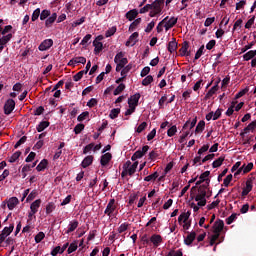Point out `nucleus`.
<instances>
[{"label":"nucleus","instance_id":"bb28decb","mask_svg":"<svg viewBox=\"0 0 256 256\" xmlns=\"http://www.w3.org/2000/svg\"><path fill=\"white\" fill-rule=\"evenodd\" d=\"M94 55H99L103 51V43L98 41H93Z\"/></svg>","mask_w":256,"mask_h":256},{"label":"nucleus","instance_id":"e433bc0d","mask_svg":"<svg viewBox=\"0 0 256 256\" xmlns=\"http://www.w3.org/2000/svg\"><path fill=\"white\" fill-rule=\"evenodd\" d=\"M119 113H121V108H113L109 114L110 119H117L119 117Z\"/></svg>","mask_w":256,"mask_h":256},{"label":"nucleus","instance_id":"2f4dec72","mask_svg":"<svg viewBox=\"0 0 256 256\" xmlns=\"http://www.w3.org/2000/svg\"><path fill=\"white\" fill-rule=\"evenodd\" d=\"M47 165H49V161H47V159H43L41 160V162L37 165L36 170L41 172V171H45V169H47Z\"/></svg>","mask_w":256,"mask_h":256},{"label":"nucleus","instance_id":"f704fd0d","mask_svg":"<svg viewBox=\"0 0 256 256\" xmlns=\"http://www.w3.org/2000/svg\"><path fill=\"white\" fill-rule=\"evenodd\" d=\"M205 131V121L201 120L198 122L196 128H195V133H203Z\"/></svg>","mask_w":256,"mask_h":256},{"label":"nucleus","instance_id":"a18cd8bd","mask_svg":"<svg viewBox=\"0 0 256 256\" xmlns=\"http://www.w3.org/2000/svg\"><path fill=\"white\" fill-rule=\"evenodd\" d=\"M125 91V84L121 83L119 86L116 87V89L113 92V95H121Z\"/></svg>","mask_w":256,"mask_h":256},{"label":"nucleus","instance_id":"a878e982","mask_svg":"<svg viewBox=\"0 0 256 256\" xmlns=\"http://www.w3.org/2000/svg\"><path fill=\"white\" fill-rule=\"evenodd\" d=\"M219 91V82H216V85H214L206 94V99H211L212 96L215 95Z\"/></svg>","mask_w":256,"mask_h":256},{"label":"nucleus","instance_id":"b1692460","mask_svg":"<svg viewBox=\"0 0 256 256\" xmlns=\"http://www.w3.org/2000/svg\"><path fill=\"white\" fill-rule=\"evenodd\" d=\"M197 125V117H195L192 121L188 120L183 125V131H186V129H193Z\"/></svg>","mask_w":256,"mask_h":256},{"label":"nucleus","instance_id":"423d86ee","mask_svg":"<svg viewBox=\"0 0 256 256\" xmlns=\"http://www.w3.org/2000/svg\"><path fill=\"white\" fill-rule=\"evenodd\" d=\"M255 128H256V120L252 121L248 126H246L240 133V137H245L247 133H255Z\"/></svg>","mask_w":256,"mask_h":256},{"label":"nucleus","instance_id":"c9c22d12","mask_svg":"<svg viewBox=\"0 0 256 256\" xmlns=\"http://www.w3.org/2000/svg\"><path fill=\"white\" fill-rule=\"evenodd\" d=\"M223 161H225V156H220L218 159H216L212 163L213 169H217V167H221V165H223Z\"/></svg>","mask_w":256,"mask_h":256},{"label":"nucleus","instance_id":"4be33fe9","mask_svg":"<svg viewBox=\"0 0 256 256\" xmlns=\"http://www.w3.org/2000/svg\"><path fill=\"white\" fill-rule=\"evenodd\" d=\"M13 39V34L9 33L6 36L0 38V46L5 49V46Z\"/></svg>","mask_w":256,"mask_h":256},{"label":"nucleus","instance_id":"5701e85b","mask_svg":"<svg viewBox=\"0 0 256 256\" xmlns=\"http://www.w3.org/2000/svg\"><path fill=\"white\" fill-rule=\"evenodd\" d=\"M177 47H178L177 39L172 38V41L168 43V47H167L169 53H175V51H177Z\"/></svg>","mask_w":256,"mask_h":256},{"label":"nucleus","instance_id":"ea45409f","mask_svg":"<svg viewBox=\"0 0 256 256\" xmlns=\"http://www.w3.org/2000/svg\"><path fill=\"white\" fill-rule=\"evenodd\" d=\"M77 248V241L72 242L67 249L68 255H71V253H75V251H77Z\"/></svg>","mask_w":256,"mask_h":256},{"label":"nucleus","instance_id":"37998d69","mask_svg":"<svg viewBox=\"0 0 256 256\" xmlns=\"http://www.w3.org/2000/svg\"><path fill=\"white\" fill-rule=\"evenodd\" d=\"M167 19H169V16H166L161 22H159V24L156 27L157 33L163 32V25L167 23Z\"/></svg>","mask_w":256,"mask_h":256},{"label":"nucleus","instance_id":"49530a36","mask_svg":"<svg viewBox=\"0 0 256 256\" xmlns=\"http://www.w3.org/2000/svg\"><path fill=\"white\" fill-rule=\"evenodd\" d=\"M85 129V124L79 123L74 127L75 135H79Z\"/></svg>","mask_w":256,"mask_h":256},{"label":"nucleus","instance_id":"dca6fc26","mask_svg":"<svg viewBox=\"0 0 256 256\" xmlns=\"http://www.w3.org/2000/svg\"><path fill=\"white\" fill-rule=\"evenodd\" d=\"M178 18L171 17L168 21L165 22V31H169V29H173L174 26L177 25Z\"/></svg>","mask_w":256,"mask_h":256},{"label":"nucleus","instance_id":"6e6552de","mask_svg":"<svg viewBox=\"0 0 256 256\" xmlns=\"http://www.w3.org/2000/svg\"><path fill=\"white\" fill-rule=\"evenodd\" d=\"M139 41V32H134L126 41V47H133Z\"/></svg>","mask_w":256,"mask_h":256},{"label":"nucleus","instance_id":"680f3d73","mask_svg":"<svg viewBox=\"0 0 256 256\" xmlns=\"http://www.w3.org/2000/svg\"><path fill=\"white\" fill-rule=\"evenodd\" d=\"M137 199H139V195H137L135 193L130 194L128 205H133V203H135V201H137Z\"/></svg>","mask_w":256,"mask_h":256},{"label":"nucleus","instance_id":"4c0bfd02","mask_svg":"<svg viewBox=\"0 0 256 256\" xmlns=\"http://www.w3.org/2000/svg\"><path fill=\"white\" fill-rule=\"evenodd\" d=\"M256 55V50H250L246 54H244L243 59L244 61H251L253 57Z\"/></svg>","mask_w":256,"mask_h":256},{"label":"nucleus","instance_id":"a19ab883","mask_svg":"<svg viewBox=\"0 0 256 256\" xmlns=\"http://www.w3.org/2000/svg\"><path fill=\"white\" fill-rule=\"evenodd\" d=\"M49 17H51L50 10L45 9L40 13V21H45V19L47 20Z\"/></svg>","mask_w":256,"mask_h":256},{"label":"nucleus","instance_id":"20e7f679","mask_svg":"<svg viewBox=\"0 0 256 256\" xmlns=\"http://www.w3.org/2000/svg\"><path fill=\"white\" fill-rule=\"evenodd\" d=\"M147 151H149V145L143 146L142 150L139 149L132 155L131 161H137V159L143 158L147 154Z\"/></svg>","mask_w":256,"mask_h":256},{"label":"nucleus","instance_id":"f03ea898","mask_svg":"<svg viewBox=\"0 0 256 256\" xmlns=\"http://www.w3.org/2000/svg\"><path fill=\"white\" fill-rule=\"evenodd\" d=\"M151 11L149 13V17H157V15H161L163 12V6H161L157 0L152 2L151 4Z\"/></svg>","mask_w":256,"mask_h":256},{"label":"nucleus","instance_id":"052dcab7","mask_svg":"<svg viewBox=\"0 0 256 256\" xmlns=\"http://www.w3.org/2000/svg\"><path fill=\"white\" fill-rule=\"evenodd\" d=\"M35 243H41V241H43L45 239V233L44 232H39L36 236H35Z\"/></svg>","mask_w":256,"mask_h":256},{"label":"nucleus","instance_id":"9d476101","mask_svg":"<svg viewBox=\"0 0 256 256\" xmlns=\"http://www.w3.org/2000/svg\"><path fill=\"white\" fill-rule=\"evenodd\" d=\"M139 99H141V94L136 93V94L132 95V96L128 99V105H129V107H137V105H139Z\"/></svg>","mask_w":256,"mask_h":256},{"label":"nucleus","instance_id":"7ed1b4c3","mask_svg":"<svg viewBox=\"0 0 256 256\" xmlns=\"http://www.w3.org/2000/svg\"><path fill=\"white\" fill-rule=\"evenodd\" d=\"M115 211H117V204H115V199H110L104 213L108 217H112Z\"/></svg>","mask_w":256,"mask_h":256},{"label":"nucleus","instance_id":"69168bd1","mask_svg":"<svg viewBox=\"0 0 256 256\" xmlns=\"http://www.w3.org/2000/svg\"><path fill=\"white\" fill-rule=\"evenodd\" d=\"M175 133H177V126H172L168 129L167 135L168 137H174Z\"/></svg>","mask_w":256,"mask_h":256},{"label":"nucleus","instance_id":"c03bdc74","mask_svg":"<svg viewBox=\"0 0 256 256\" xmlns=\"http://www.w3.org/2000/svg\"><path fill=\"white\" fill-rule=\"evenodd\" d=\"M241 169L244 174H247V173L251 172V170L253 169V163L250 162L247 165L244 164L243 166H241Z\"/></svg>","mask_w":256,"mask_h":256},{"label":"nucleus","instance_id":"6ab92c4d","mask_svg":"<svg viewBox=\"0 0 256 256\" xmlns=\"http://www.w3.org/2000/svg\"><path fill=\"white\" fill-rule=\"evenodd\" d=\"M137 15H139V12L137 11V9H132L125 14V17L126 19H128V21H135V19L137 18Z\"/></svg>","mask_w":256,"mask_h":256},{"label":"nucleus","instance_id":"ddd939ff","mask_svg":"<svg viewBox=\"0 0 256 256\" xmlns=\"http://www.w3.org/2000/svg\"><path fill=\"white\" fill-rule=\"evenodd\" d=\"M111 159H113V155H111V153L109 152L105 153L104 155L101 156L100 165H102V167H107Z\"/></svg>","mask_w":256,"mask_h":256},{"label":"nucleus","instance_id":"aec40b11","mask_svg":"<svg viewBox=\"0 0 256 256\" xmlns=\"http://www.w3.org/2000/svg\"><path fill=\"white\" fill-rule=\"evenodd\" d=\"M77 227H79V221L77 220H72L69 225H68V229L66 230V234L69 235V233H73V231H75V229H77Z\"/></svg>","mask_w":256,"mask_h":256},{"label":"nucleus","instance_id":"412c9836","mask_svg":"<svg viewBox=\"0 0 256 256\" xmlns=\"http://www.w3.org/2000/svg\"><path fill=\"white\" fill-rule=\"evenodd\" d=\"M17 205H19V199L17 197L10 198L7 203V207L10 211H13L14 207H17Z\"/></svg>","mask_w":256,"mask_h":256},{"label":"nucleus","instance_id":"473e14b6","mask_svg":"<svg viewBox=\"0 0 256 256\" xmlns=\"http://www.w3.org/2000/svg\"><path fill=\"white\" fill-rule=\"evenodd\" d=\"M137 167H139V161H135L133 164L130 165L128 169V175L131 177L135 175V171H137Z\"/></svg>","mask_w":256,"mask_h":256},{"label":"nucleus","instance_id":"4468645a","mask_svg":"<svg viewBox=\"0 0 256 256\" xmlns=\"http://www.w3.org/2000/svg\"><path fill=\"white\" fill-rule=\"evenodd\" d=\"M13 229H15L14 224H10L9 227H4V229L0 233V237H3L4 239H7V237H9V235H11L13 233Z\"/></svg>","mask_w":256,"mask_h":256},{"label":"nucleus","instance_id":"f8f14e48","mask_svg":"<svg viewBox=\"0 0 256 256\" xmlns=\"http://www.w3.org/2000/svg\"><path fill=\"white\" fill-rule=\"evenodd\" d=\"M251 191H253V180L248 179L246 181V187H244L242 190V197H247Z\"/></svg>","mask_w":256,"mask_h":256},{"label":"nucleus","instance_id":"72a5a7b5","mask_svg":"<svg viewBox=\"0 0 256 256\" xmlns=\"http://www.w3.org/2000/svg\"><path fill=\"white\" fill-rule=\"evenodd\" d=\"M70 63H74L75 65L81 63L82 65H85V63H87V58L83 56L75 57L71 60Z\"/></svg>","mask_w":256,"mask_h":256},{"label":"nucleus","instance_id":"bf43d9fd","mask_svg":"<svg viewBox=\"0 0 256 256\" xmlns=\"http://www.w3.org/2000/svg\"><path fill=\"white\" fill-rule=\"evenodd\" d=\"M87 117H89V111H85L82 112L78 117H77V121H79L80 123L85 121V119H87Z\"/></svg>","mask_w":256,"mask_h":256},{"label":"nucleus","instance_id":"58836bf2","mask_svg":"<svg viewBox=\"0 0 256 256\" xmlns=\"http://www.w3.org/2000/svg\"><path fill=\"white\" fill-rule=\"evenodd\" d=\"M139 25H141V18H137L130 24L129 31H135Z\"/></svg>","mask_w":256,"mask_h":256},{"label":"nucleus","instance_id":"7c9ffc66","mask_svg":"<svg viewBox=\"0 0 256 256\" xmlns=\"http://www.w3.org/2000/svg\"><path fill=\"white\" fill-rule=\"evenodd\" d=\"M93 163V156H87L83 159L81 166L83 167V169H87V167H89V165H91Z\"/></svg>","mask_w":256,"mask_h":256},{"label":"nucleus","instance_id":"f3484780","mask_svg":"<svg viewBox=\"0 0 256 256\" xmlns=\"http://www.w3.org/2000/svg\"><path fill=\"white\" fill-rule=\"evenodd\" d=\"M197 237V233L195 231L189 233L187 237L184 239L185 245H192Z\"/></svg>","mask_w":256,"mask_h":256},{"label":"nucleus","instance_id":"1a4fd4ad","mask_svg":"<svg viewBox=\"0 0 256 256\" xmlns=\"http://www.w3.org/2000/svg\"><path fill=\"white\" fill-rule=\"evenodd\" d=\"M225 227V222L223 220L218 219L214 224H213V233H218V235H221V231H223V228Z\"/></svg>","mask_w":256,"mask_h":256},{"label":"nucleus","instance_id":"0eeeda50","mask_svg":"<svg viewBox=\"0 0 256 256\" xmlns=\"http://www.w3.org/2000/svg\"><path fill=\"white\" fill-rule=\"evenodd\" d=\"M181 57H191V51H189V41H184L179 50Z\"/></svg>","mask_w":256,"mask_h":256},{"label":"nucleus","instance_id":"603ef678","mask_svg":"<svg viewBox=\"0 0 256 256\" xmlns=\"http://www.w3.org/2000/svg\"><path fill=\"white\" fill-rule=\"evenodd\" d=\"M53 211H55V203L49 202L46 206V215H50Z\"/></svg>","mask_w":256,"mask_h":256},{"label":"nucleus","instance_id":"79ce46f5","mask_svg":"<svg viewBox=\"0 0 256 256\" xmlns=\"http://www.w3.org/2000/svg\"><path fill=\"white\" fill-rule=\"evenodd\" d=\"M235 105H237V101H233L231 106L227 109L225 115H227V117H231V115H233V113H235Z\"/></svg>","mask_w":256,"mask_h":256},{"label":"nucleus","instance_id":"3c124183","mask_svg":"<svg viewBox=\"0 0 256 256\" xmlns=\"http://www.w3.org/2000/svg\"><path fill=\"white\" fill-rule=\"evenodd\" d=\"M19 157H21V151H16L14 154H12L8 161L9 163H15Z\"/></svg>","mask_w":256,"mask_h":256},{"label":"nucleus","instance_id":"9b49d317","mask_svg":"<svg viewBox=\"0 0 256 256\" xmlns=\"http://www.w3.org/2000/svg\"><path fill=\"white\" fill-rule=\"evenodd\" d=\"M53 47V39L44 40L38 47L39 51H47Z\"/></svg>","mask_w":256,"mask_h":256},{"label":"nucleus","instance_id":"5fc2aeb1","mask_svg":"<svg viewBox=\"0 0 256 256\" xmlns=\"http://www.w3.org/2000/svg\"><path fill=\"white\" fill-rule=\"evenodd\" d=\"M115 33H117V27L113 26L106 31L105 37H113Z\"/></svg>","mask_w":256,"mask_h":256},{"label":"nucleus","instance_id":"a211bd4d","mask_svg":"<svg viewBox=\"0 0 256 256\" xmlns=\"http://www.w3.org/2000/svg\"><path fill=\"white\" fill-rule=\"evenodd\" d=\"M57 21V13H52L51 16H49L45 21V27L49 29V27L53 26V23Z\"/></svg>","mask_w":256,"mask_h":256},{"label":"nucleus","instance_id":"13d9d810","mask_svg":"<svg viewBox=\"0 0 256 256\" xmlns=\"http://www.w3.org/2000/svg\"><path fill=\"white\" fill-rule=\"evenodd\" d=\"M153 81V77L151 75H148L146 78L142 80V85L144 87H147L148 85H151V82Z\"/></svg>","mask_w":256,"mask_h":256},{"label":"nucleus","instance_id":"4d7b16f0","mask_svg":"<svg viewBox=\"0 0 256 256\" xmlns=\"http://www.w3.org/2000/svg\"><path fill=\"white\" fill-rule=\"evenodd\" d=\"M37 162H34L32 165L30 164H26L23 166L22 168V173H28V171H31V169H33V167H36Z\"/></svg>","mask_w":256,"mask_h":256},{"label":"nucleus","instance_id":"6e6d98bb","mask_svg":"<svg viewBox=\"0 0 256 256\" xmlns=\"http://www.w3.org/2000/svg\"><path fill=\"white\" fill-rule=\"evenodd\" d=\"M203 51H205V45H202L196 52L194 61H197V59H200L201 56L203 55Z\"/></svg>","mask_w":256,"mask_h":256},{"label":"nucleus","instance_id":"39448f33","mask_svg":"<svg viewBox=\"0 0 256 256\" xmlns=\"http://www.w3.org/2000/svg\"><path fill=\"white\" fill-rule=\"evenodd\" d=\"M14 110H15V100L8 99L4 104L5 115H11Z\"/></svg>","mask_w":256,"mask_h":256},{"label":"nucleus","instance_id":"8fccbe9b","mask_svg":"<svg viewBox=\"0 0 256 256\" xmlns=\"http://www.w3.org/2000/svg\"><path fill=\"white\" fill-rule=\"evenodd\" d=\"M41 17V9L37 8L36 10L33 11L31 21H37Z\"/></svg>","mask_w":256,"mask_h":256},{"label":"nucleus","instance_id":"09e8293b","mask_svg":"<svg viewBox=\"0 0 256 256\" xmlns=\"http://www.w3.org/2000/svg\"><path fill=\"white\" fill-rule=\"evenodd\" d=\"M158 177H159V172H154L153 174L146 176L144 178V181H147V182L156 181Z\"/></svg>","mask_w":256,"mask_h":256},{"label":"nucleus","instance_id":"cd10ccee","mask_svg":"<svg viewBox=\"0 0 256 256\" xmlns=\"http://www.w3.org/2000/svg\"><path fill=\"white\" fill-rule=\"evenodd\" d=\"M209 175H211L210 171H205L204 173H202L199 177L200 180H198L196 182V187H199V185H201L202 183H205L207 177H209Z\"/></svg>","mask_w":256,"mask_h":256},{"label":"nucleus","instance_id":"864d4df0","mask_svg":"<svg viewBox=\"0 0 256 256\" xmlns=\"http://www.w3.org/2000/svg\"><path fill=\"white\" fill-rule=\"evenodd\" d=\"M131 69H133V65L128 64L127 66H125V67L121 70V76H122V77H127V73H129V71H131Z\"/></svg>","mask_w":256,"mask_h":256},{"label":"nucleus","instance_id":"393cba45","mask_svg":"<svg viewBox=\"0 0 256 256\" xmlns=\"http://www.w3.org/2000/svg\"><path fill=\"white\" fill-rule=\"evenodd\" d=\"M49 125H51L49 121H42L36 126V131H38V133H42V131H45Z\"/></svg>","mask_w":256,"mask_h":256},{"label":"nucleus","instance_id":"0e129e2a","mask_svg":"<svg viewBox=\"0 0 256 256\" xmlns=\"http://www.w3.org/2000/svg\"><path fill=\"white\" fill-rule=\"evenodd\" d=\"M231 181H233V174H229L226 176L223 182L224 187H229V184L231 183Z\"/></svg>","mask_w":256,"mask_h":256},{"label":"nucleus","instance_id":"e2e57ef3","mask_svg":"<svg viewBox=\"0 0 256 256\" xmlns=\"http://www.w3.org/2000/svg\"><path fill=\"white\" fill-rule=\"evenodd\" d=\"M247 93H249V88H245V89L241 90L240 92H238L235 95V99H241V97H243L244 95H247Z\"/></svg>","mask_w":256,"mask_h":256},{"label":"nucleus","instance_id":"f257e3e1","mask_svg":"<svg viewBox=\"0 0 256 256\" xmlns=\"http://www.w3.org/2000/svg\"><path fill=\"white\" fill-rule=\"evenodd\" d=\"M191 199H195L197 201L198 207H205L207 205V185H200L198 188V194L195 196V194H190Z\"/></svg>","mask_w":256,"mask_h":256},{"label":"nucleus","instance_id":"de8ad7c7","mask_svg":"<svg viewBox=\"0 0 256 256\" xmlns=\"http://www.w3.org/2000/svg\"><path fill=\"white\" fill-rule=\"evenodd\" d=\"M83 75H87V71L85 70H82V71H79L77 74H75L73 76V79L74 81H81V79H83Z\"/></svg>","mask_w":256,"mask_h":256},{"label":"nucleus","instance_id":"774afa93","mask_svg":"<svg viewBox=\"0 0 256 256\" xmlns=\"http://www.w3.org/2000/svg\"><path fill=\"white\" fill-rule=\"evenodd\" d=\"M239 214L237 213H233L231 216H229L227 219H226V224L227 225H231V223H233V221H235V219H237V216Z\"/></svg>","mask_w":256,"mask_h":256},{"label":"nucleus","instance_id":"c756f323","mask_svg":"<svg viewBox=\"0 0 256 256\" xmlns=\"http://www.w3.org/2000/svg\"><path fill=\"white\" fill-rule=\"evenodd\" d=\"M189 217H191V212H183L179 217H178V223H181L183 221V223H187V221H189Z\"/></svg>","mask_w":256,"mask_h":256},{"label":"nucleus","instance_id":"338daca9","mask_svg":"<svg viewBox=\"0 0 256 256\" xmlns=\"http://www.w3.org/2000/svg\"><path fill=\"white\" fill-rule=\"evenodd\" d=\"M147 129V122H142L136 129V133H143Z\"/></svg>","mask_w":256,"mask_h":256},{"label":"nucleus","instance_id":"2eb2a0df","mask_svg":"<svg viewBox=\"0 0 256 256\" xmlns=\"http://www.w3.org/2000/svg\"><path fill=\"white\" fill-rule=\"evenodd\" d=\"M150 241H151V243H153L154 247H159V245H161V243H163V237H161V235H159V234H153L150 237Z\"/></svg>","mask_w":256,"mask_h":256},{"label":"nucleus","instance_id":"c85d7f7f","mask_svg":"<svg viewBox=\"0 0 256 256\" xmlns=\"http://www.w3.org/2000/svg\"><path fill=\"white\" fill-rule=\"evenodd\" d=\"M39 207H41V199L35 200L31 205H30V210L32 213H37L39 211Z\"/></svg>","mask_w":256,"mask_h":256}]
</instances>
